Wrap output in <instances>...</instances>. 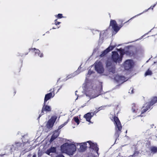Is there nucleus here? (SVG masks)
<instances>
[{
	"label": "nucleus",
	"mask_w": 157,
	"mask_h": 157,
	"mask_svg": "<svg viewBox=\"0 0 157 157\" xmlns=\"http://www.w3.org/2000/svg\"><path fill=\"white\" fill-rule=\"evenodd\" d=\"M57 19H56L55 20V24L56 25H59L60 23V22L57 21Z\"/></svg>",
	"instance_id": "33"
},
{
	"label": "nucleus",
	"mask_w": 157,
	"mask_h": 157,
	"mask_svg": "<svg viewBox=\"0 0 157 157\" xmlns=\"http://www.w3.org/2000/svg\"><path fill=\"white\" fill-rule=\"evenodd\" d=\"M51 153V152L50 151L49 149H48L46 151V153L48 155H49Z\"/></svg>",
	"instance_id": "35"
},
{
	"label": "nucleus",
	"mask_w": 157,
	"mask_h": 157,
	"mask_svg": "<svg viewBox=\"0 0 157 157\" xmlns=\"http://www.w3.org/2000/svg\"><path fill=\"white\" fill-rule=\"evenodd\" d=\"M54 124V123L52 121L49 120L47 125V128H52Z\"/></svg>",
	"instance_id": "22"
},
{
	"label": "nucleus",
	"mask_w": 157,
	"mask_h": 157,
	"mask_svg": "<svg viewBox=\"0 0 157 157\" xmlns=\"http://www.w3.org/2000/svg\"><path fill=\"white\" fill-rule=\"evenodd\" d=\"M57 117L56 116H53L51 117V119L49 120L51 121H52L53 122L55 123V122Z\"/></svg>",
	"instance_id": "25"
},
{
	"label": "nucleus",
	"mask_w": 157,
	"mask_h": 157,
	"mask_svg": "<svg viewBox=\"0 0 157 157\" xmlns=\"http://www.w3.org/2000/svg\"><path fill=\"white\" fill-rule=\"evenodd\" d=\"M139 153V151L135 150L133 154L132 155H130L129 157H136L138 156Z\"/></svg>",
	"instance_id": "23"
},
{
	"label": "nucleus",
	"mask_w": 157,
	"mask_h": 157,
	"mask_svg": "<svg viewBox=\"0 0 157 157\" xmlns=\"http://www.w3.org/2000/svg\"><path fill=\"white\" fill-rule=\"evenodd\" d=\"M51 110L52 108L51 106L47 105L46 103H44V102L41 110V113H42V114H41L40 115L39 117H40L41 115L44 114V111L47 113L51 112Z\"/></svg>",
	"instance_id": "7"
},
{
	"label": "nucleus",
	"mask_w": 157,
	"mask_h": 157,
	"mask_svg": "<svg viewBox=\"0 0 157 157\" xmlns=\"http://www.w3.org/2000/svg\"><path fill=\"white\" fill-rule=\"evenodd\" d=\"M95 69L98 73L100 74L103 73L104 69L101 63L100 62L96 63L95 66Z\"/></svg>",
	"instance_id": "6"
},
{
	"label": "nucleus",
	"mask_w": 157,
	"mask_h": 157,
	"mask_svg": "<svg viewBox=\"0 0 157 157\" xmlns=\"http://www.w3.org/2000/svg\"><path fill=\"white\" fill-rule=\"evenodd\" d=\"M125 54L127 56H132L135 55L136 53V50L135 48H129L125 52Z\"/></svg>",
	"instance_id": "12"
},
{
	"label": "nucleus",
	"mask_w": 157,
	"mask_h": 157,
	"mask_svg": "<svg viewBox=\"0 0 157 157\" xmlns=\"http://www.w3.org/2000/svg\"><path fill=\"white\" fill-rule=\"evenodd\" d=\"M29 51H33L35 52V53H38V56H40V57H42L43 56V54L42 53H41L40 52V51L38 49H36L35 48H29Z\"/></svg>",
	"instance_id": "19"
},
{
	"label": "nucleus",
	"mask_w": 157,
	"mask_h": 157,
	"mask_svg": "<svg viewBox=\"0 0 157 157\" xmlns=\"http://www.w3.org/2000/svg\"><path fill=\"white\" fill-rule=\"evenodd\" d=\"M0 157H2V156H1Z\"/></svg>",
	"instance_id": "42"
},
{
	"label": "nucleus",
	"mask_w": 157,
	"mask_h": 157,
	"mask_svg": "<svg viewBox=\"0 0 157 157\" xmlns=\"http://www.w3.org/2000/svg\"><path fill=\"white\" fill-rule=\"evenodd\" d=\"M55 95V94L52 92H51L48 94H46L44 98V102L46 103L47 101L51 99V98H53Z\"/></svg>",
	"instance_id": "15"
},
{
	"label": "nucleus",
	"mask_w": 157,
	"mask_h": 157,
	"mask_svg": "<svg viewBox=\"0 0 157 157\" xmlns=\"http://www.w3.org/2000/svg\"><path fill=\"white\" fill-rule=\"evenodd\" d=\"M116 45L109 46L107 48L102 52L101 54L100 55L101 57L105 56L110 51L113 50L115 47Z\"/></svg>",
	"instance_id": "9"
},
{
	"label": "nucleus",
	"mask_w": 157,
	"mask_h": 157,
	"mask_svg": "<svg viewBox=\"0 0 157 157\" xmlns=\"http://www.w3.org/2000/svg\"><path fill=\"white\" fill-rule=\"evenodd\" d=\"M49 149L51 153L55 152L56 151V148L54 147H52Z\"/></svg>",
	"instance_id": "28"
},
{
	"label": "nucleus",
	"mask_w": 157,
	"mask_h": 157,
	"mask_svg": "<svg viewBox=\"0 0 157 157\" xmlns=\"http://www.w3.org/2000/svg\"><path fill=\"white\" fill-rule=\"evenodd\" d=\"M156 4H155L152 6H151L150 7L148 8L145 11H147L148 10L151 9L152 10H153V8L155 6H156Z\"/></svg>",
	"instance_id": "31"
},
{
	"label": "nucleus",
	"mask_w": 157,
	"mask_h": 157,
	"mask_svg": "<svg viewBox=\"0 0 157 157\" xmlns=\"http://www.w3.org/2000/svg\"><path fill=\"white\" fill-rule=\"evenodd\" d=\"M152 74V71L150 70L149 69H148L145 72L144 75L145 76H147V75H151Z\"/></svg>",
	"instance_id": "24"
},
{
	"label": "nucleus",
	"mask_w": 157,
	"mask_h": 157,
	"mask_svg": "<svg viewBox=\"0 0 157 157\" xmlns=\"http://www.w3.org/2000/svg\"><path fill=\"white\" fill-rule=\"evenodd\" d=\"M129 20H128V21L124 22L123 23L122 22L121 24L118 26L116 21L115 20H111L110 21L109 26H111L112 28L113 29L114 31L117 33L119 30L124 25L125 23L128 21Z\"/></svg>",
	"instance_id": "4"
},
{
	"label": "nucleus",
	"mask_w": 157,
	"mask_h": 157,
	"mask_svg": "<svg viewBox=\"0 0 157 157\" xmlns=\"http://www.w3.org/2000/svg\"><path fill=\"white\" fill-rule=\"evenodd\" d=\"M109 72V77L111 78H114V80L118 83H123L125 81V78L124 76H120L118 75H114L115 72L116 67L115 65H110L108 66L107 65Z\"/></svg>",
	"instance_id": "1"
},
{
	"label": "nucleus",
	"mask_w": 157,
	"mask_h": 157,
	"mask_svg": "<svg viewBox=\"0 0 157 157\" xmlns=\"http://www.w3.org/2000/svg\"><path fill=\"white\" fill-rule=\"evenodd\" d=\"M94 115V113L89 112L85 114L83 117L86 119L87 121L88 122H90V120Z\"/></svg>",
	"instance_id": "14"
},
{
	"label": "nucleus",
	"mask_w": 157,
	"mask_h": 157,
	"mask_svg": "<svg viewBox=\"0 0 157 157\" xmlns=\"http://www.w3.org/2000/svg\"><path fill=\"white\" fill-rule=\"evenodd\" d=\"M99 87L100 88V91H101L102 90V86L101 83L100 84V85L99 86Z\"/></svg>",
	"instance_id": "34"
},
{
	"label": "nucleus",
	"mask_w": 157,
	"mask_h": 157,
	"mask_svg": "<svg viewBox=\"0 0 157 157\" xmlns=\"http://www.w3.org/2000/svg\"><path fill=\"white\" fill-rule=\"evenodd\" d=\"M112 53V59L113 61L116 63L117 62L120 63L122 60V58L124 54L121 52L120 56L116 51H113Z\"/></svg>",
	"instance_id": "5"
},
{
	"label": "nucleus",
	"mask_w": 157,
	"mask_h": 157,
	"mask_svg": "<svg viewBox=\"0 0 157 157\" xmlns=\"http://www.w3.org/2000/svg\"><path fill=\"white\" fill-rule=\"evenodd\" d=\"M150 150L153 154L157 153V147L153 146L150 148Z\"/></svg>",
	"instance_id": "20"
},
{
	"label": "nucleus",
	"mask_w": 157,
	"mask_h": 157,
	"mask_svg": "<svg viewBox=\"0 0 157 157\" xmlns=\"http://www.w3.org/2000/svg\"><path fill=\"white\" fill-rule=\"evenodd\" d=\"M28 54V52H27V53H26L25 54V55H26Z\"/></svg>",
	"instance_id": "41"
},
{
	"label": "nucleus",
	"mask_w": 157,
	"mask_h": 157,
	"mask_svg": "<svg viewBox=\"0 0 157 157\" xmlns=\"http://www.w3.org/2000/svg\"><path fill=\"white\" fill-rule=\"evenodd\" d=\"M147 103L151 107H152V106L154 104L157 103V97L156 96H153L151 98L150 101Z\"/></svg>",
	"instance_id": "13"
},
{
	"label": "nucleus",
	"mask_w": 157,
	"mask_h": 157,
	"mask_svg": "<svg viewBox=\"0 0 157 157\" xmlns=\"http://www.w3.org/2000/svg\"><path fill=\"white\" fill-rule=\"evenodd\" d=\"M62 86H61V87H59L58 86H57L56 87H55L53 88V89H51L49 91H50L51 92H53L54 94H55V92L56 90V93H57L59 90L60 89V88H61Z\"/></svg>",
	"instance_id": "21"
},
{
	"label": "nucleus",
	"mask_w": 157,
	"mask_h": 157,
	"mask_svg": "<svg viewBox=\"0 0 157 157\" xmlns=\"http://www.w3.org/2000/svg\"><path fill=\"white\" fill-rule=\"evenodd\" d=\"M68 120L66 122H64L63 124L59 126L58 127V129L57 131H58L59 130L61 129L62 128H63L64 126L66 125L68 123Z\"/></svg>",
	"instance_id": "26"
},
{
	"label": "nucleus",
	"mask_w": 157,
	"mask_h": 157,
	"mask_svg": "<svg viewBox=\"0 0 157 157\" xmlns=\"http://www.w3.org/2000/svg\"><path fill=\"white\" fill-rule=\"evenodd\" d=\"M14 95L16 93V91H14Z\"/></svg>",
	"instance_id": "39"
},
{
	"label": "nucleus",
	"mask_w": 157,
	"mask_h": 157,
	"mask_svg": "<svg viewBox=\"0 0 157 157\" xmlns=\"http://www.w3.org/2000/svg\"><path fill=\"white\" fill-rule=\"evenodd\" d=\"M132 109L133 113H139L140 112V109H139L138 107L135 103L132 104Z\"/></svg>",
	"instance_id": "16"
},
{
	"label": "nucleus",
	"mask_w": 157,
	"mask_h": 157,
	"mask_svg": "<svg viewBox=\"0 0 157 157\" xmlns=\"http://www.w3.org/2000/svg\"><path fill=\"white\" fill-rule=\"evenodd\" d=\"M144 106H143L142 108H141V114L140 115H138V117H142L143 116L142 114L145 112H146L147 110H148L149 109H152L153 107H151L148 104H147V103L146 102L145 105H144Z\"/></svg>",
	"instance_id": "11"
},
{
	"label": "nucleus",
	"mask_w": 157,
	"mask_h": 157,
	"mask_svg": "<svg viewBox=\"0 0 157 157\" xmlns=\"http://www.w3.org/2000/svg\"><path fill=\"white\" fill-rule=\"evenodd\" d=\"M92 71H91L90 70H89L88 71V74L89 75H91L92 74Z\"/></svg>",
	"instance_id": "36"
},
{
	"label": "nucleus",
	"mask_w": 157,
	"mask_h": 157,
	"mask_svg": "<svg viewBox=\"0 0 157 157\" xmlns=\"http://www.w3.org/2000/svg\"><path fill=\"white\" fill-rule=\"evenodd\" d=\"M79 144H80V147L79 148L80 151L82 152L85 151L87 147L86 146V143H82Z\"/></svg>",
	"instance_id": "17"
},
{
	"label": "nucleus",
	"mask_w": 157,
	"mask_h": 157,
	"mask_svg": "<svg viewBox=\"0 0 157 157\" xmlns=\"http://www.w3.org/2000/svg\"><path fill=\"white\" fill-rule=\"evenodd\" d=\"M121 49H118V50L119 51H121Z\"/></svg>",
	"instance_id": "40"
},
{
	"label": "nucleus",
	"mask_w": 157,
	"mask_h": 157,
	"mask_svg": "<svg viewBox=\"0 0 157 157\" xmlns=\"http://www.w3.org/2000/svg\"><path fill=\"white\" fill-rule=\"evenodd\" d=\"M113 118L116 127V131L114 137L116 140L119 137L121 131L122 126L121 123L117 117L114 116Z\"/></svg>",
	"instance_id": "3"
},
{
	"label": "nucleus",
	"mask_w": 157,
	"mask_h": 157,
	"mask_svg": "<svg viewBox=\"0 0 157 157\" xmlns=\"http://www.w3.org/2000/svg\"><path fill=\"white\" fill-rule=\"evenodd\" d=\"M56 17L59 19L63 17L62 14L61 13L58 14L56 16Z\"/></svg>",
	"instance_id": "29"
},
{
	"label": "nucleus",
	"mask_w": 157,
	"mask_h": 157,
	"mask_svg": "<svg viewBox=\"0 0 157 157\" xmlns=\"http://www.w3.org/2000/svg\"><path fill=\"white\" fill-rule=\"evenodd\" d=\"M87 143L89 144L90 145V148L95 151L96 152L98 155V151L99 148L97 147V144L93 143L90 140L87 141Z\"/></svg>",
	"instance_id": "8"
},
{
	"label": "nucleus",
	"mask_w": 157,
	"mask_h": 157,
	"mask_svg": "<svg viewBox=\"0 0 157 157\" xmlns=\"http://www.w3.org/2000/svg\"><path fill=\"white\" fill-rule=\"evenodd\" d=\"M101 107H100L98 108V111H99L100 110H101Z\"/></svg>",
	"instance_id": "37"
},
{
	"label": "nucleus",
	"mask_w": 157,
	"mask_h": 157,
	"mask_svg": "<svg viewBox=\"0 0 157 157\" xmlns=\"http://www.w3.org/2000/svg\"><path fill=\"white\" fill-rule=\"evenodd\" d=\"M33 157H36V154H34Z\"/></svg>",
	"instance_id": "38"
},
{
	"label": "nucleus",
	"mask_w": 157,
	"mask_h": 157,
	"mask_svg": "<svg viewBox=\"0 0 157 157\" xmlns=\"http://www.w3.org/2000/svg\"><path fill=\"white\" fill-rule=\"evenodd\" d=\"M128 93L131 94H133V87H131L129 90Z\"/></svg>",
	"instance_id": "32"
},
{
	"label": "nucleus",
	"mask_w": 157,
	"mask_h": 157,
	"mask_svg": "<svg viewBox=\"0 0 157 157\" xmlns=\"http://www.w3.org/2000/svg\"><path fill=\"white\" fill-rule=\"evenodd\" d=\"M132 60L130 59L126 60L124 64V66L125 70H128L132 67Z\"/></svg>",
	"instance_id": "10"
},
{
	"label": "nucleus",
	"mask_w": 157,
	"mask_h": 157,
	"mask_svg": "<svg viewBox=\"0 0 157 157\" xmlns=\"http://www.w3.org/2000/svg\"><path fill=\"white\" fill-rule=\"evenodd\" d=\"M73 119L74 120V121L77 123L78 124L80 123L79 120L78 119V117H75Z\"/></svg>",
	"instance_id": "27"
},
{
	"label": "nucleus",
	"mask_w": 157,
	"mask_h": 157,
	"mask_svg": "<svg viewBox=\"0 0 157 157\" xmlns=\"http://www.w3.org/2000/svg\"><path fill=\"white\" fill-rule=\"evenodd\" d=\"M58 131H55L54 133L52 135L51 137L50 140L49 142L50 143L52 142L57 137L59 136V134L57 133Z\"/></svg>",
	"instance_id": "18"
},
{
	"label": "nucleus",
	"mask_w": 157,
	"mask_h": 157,
	"mask_svg": "<svg viewBox=\"0 0 157 157\" xmlns=\"http://www.w3.org/2000/svg\"><path fill=\"white\" fill-rule=\"evenodd\" d=\"M76 146L73 144H63L61 146V151L69 155H73L76 151Z\"/></svg>",
	"instance_id": "2"
},
{
	"label": "nucleus",
	"mask_w": 157,
	"mask_h": 157,
	"mask_svg": "<svg viewBox=\"0 0 157 157\" xmlns=\"http://www.w3.org/2000/svg\"><path fill=\"white\" fill-rule=\"evenodd\" d=\"M151 142L150 141L147 140V141L145 144V145L146 146H147V147H150L151 145Z\"/></svg>",
	"instance_id": "30"
}]
</instances>
